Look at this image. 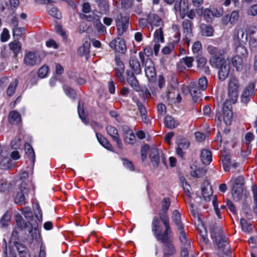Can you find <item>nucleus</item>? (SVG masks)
<instances>
[{
  "label": "nucleus",
  "mask_w": 257,
  "mask_h": 257,
  "mask_svg": "<svg viewBox=\"0 0 257 257\" xmlns=\"http://www.w3.org/2000/svg\"><path fill=\"white\" fill-rule=\"evenodd\" d=\"M127 74V82L132 86L134 89L138 91L139 90L140 87L139 86V83L135 76L134 72H131L129 71H126Z\"/></svg>",
  "instance_id": "obj_23"
},
{
  "label": "nucleus",
  "mask_w": 257,
  "mask_h": 257,
  "mask_svg": "<svg viewBox=\"0 0 257 257\" xmlns=\"http://www.w3.org/2000/svg\"><path fill=\"white\" fill-rule=\"evenodd\" d=\"M242 212L248 219H251V213L248 204L247 203H243L242 208Z\"/></svg>",
  "instance_id": "obj_54"
},
{
  "label": "nucleus",
  "mask_w": 257,
  "mask_h": 257,
  "mask_svg": "<svg viewBox=\"0 0 257 257\" xmlns=\"http://www.w3.org/2000/svg\"><path fill=\"white\" fill-rule=\"evenodd\" d=\"M243 189L236 188L232 187V195L233 199L236 201H239L242 197Z\"/></svg>",
  "instance_id": "obj_44"
},
{
  "label": "nucleus",
  "mask_w": 257,
  "mask_h": 257,
  "mask_svg": "<svg viewBox=\"0 0 257 257\" xmlns=\"http://www.w3.org/2000/svg\"><path fill=\"white\" fill-rule=\"evenodd\" d=\"M9 122L13 124H17L21 121V116L20 114L16 110L12 111L10 112L8 116Z\"/></svg>",
  "instance_id": "obj_25"
},
{
  "label": "nucleus",
  "mask_w": 257,
  "mask_h": 257,
  "mask_svg": "<svg viewBox=\"0 0 257 257\" xmlns=\"http://www.w3.org/2000/svg\"><path fill=\"white\" fill-rule=\"evenodd\" d=\"M158 241L164 244V255L170 256L175 253V249L172 244V239L169 235H167L162 238L160 237Z\"/></svg>",
  "instance_id": "obj_8"
},
{
  "label": "nucleus",
  "mask_w": 257,
  "mask_h": 257,
  "mask_svg": "<svg viewBox=\"0 0 257 257\" xmlns=\"http://www.w3.org/2000/svg\"><path fill=\"white\" fill-rule=\"evenodd\" d=\"M96 138L99 143L104 148L108 150H111L112 149V145L101 134L96 133Z\"/></svg>",
  "instance_id": "obj_36"
},
{
  "label": "nucleus",
  "mask_w": 257,
  "mask_h": 257,
  "mask_svg": "<svg viewBox=\"0 0 257 257\" xmlns=\"http://www.w3.org/2000/svg\"><path fill=\"white\" fill-rule=\"evenodd\" d=\"M90 44L87 41H85L83 45L80 46L78 50V53L80 56H86V57L90 53Z\"/></svg>",
  "instance_id": "obj_31"
},
{
  "label": "nucleus",
  "mask_w": 257,
  "mask_h": 257,
  "mask_svg": "<svg viewBox=\"0 0 257 257\" xmlns=\"http://www.w3.org/2000/svg\"><path fill=\"white\" fill-rule=\"evenodd\" d=\"M177 143L178 144V148L176 149L177 154L183 158L184 155V152L183 150H186L190 146V143L187 139L179 137L177 138Z\"/></svg>",
  "instance_id": "obj_14"
},
{
  "label": "nucleus",
  "mask_w": 257,
  "mask_h": 257,
  "mask_svg": "<svg viewBox=\"0 0 257 257\" xmlns=\"http://www.w3.org/2000/svg\"><path fill=\"white\" fill-rule=\"evenodd\" d=\"M154 38L155 42H163L164 41L163 33L161 27L155 31Z\"/></svg>",
  "instance_id": "obj_45"
},
{
  "label": "nucleus",
  "mask_w": 257,
  "mask_h": 257,
  "mask_svg": "<svg viewBox=\"0 0 257 257\" xmlns=\"http://www.w3.org/2000/svg\"><path fill=\"white\" fill-rule=\"evenodd\" d=\"M145 73L150 81H154L156 78V72L154 64L150 58L146 59L145 62Z\"/></svg>",
  "instance_id": "obj_11"
},
{
  "label": "nucleus",
  "mask_w": 257,
  "mask_h": 257,
  "mask_svg": "<svg viewBox=\"0 0 257 257\" xmlns=\"http://www.w3.org/2000/svg\"><path fill=\"white\" fill-rule=\"evenodd\" d=\"M20 191L17 192L15 198L16 203L20 205H23L25 203V195L28 193V189L25 186V185L21 184L20 186Z\"/></svg>",
  "instance_id": "obj_16"
},
{
  "label": "nucleus",
  "mask_w": 257,
  "mask_h": 257,
  "mask_svg": "<svg viewBox=\"0 0 257 257\" xmlns=\"http://www.w3.org/2000/svg\"><path fill=\"white\" fill-rule=\"evenodd\" d=\"M48 67L45 65L41 67L38 70V75L40 78L45 77L48 74Z\"/></svg>",
  "instance_id": "obj_60"
},
{
  "label": "nucleus",
  "mask_w": 257,
  "mask_h": 257,
  "mask_svg": "<svg viewBox=\"0 0 257 257\" xmlns=\"http://www.w3.org/2000/svg\"><path fill=\"white\" fill-rule=\"evenodd\" d=\"M231 156L230 155H225L222 156V164L224 170L227 172L229 170V167L231 165Z\"/></svg>",
  "instance_id": "obj_43"
},
{
  "label": "nucleus",
  "mask_w": 257,
  "mask_h": 257,
  "mask_svg": "<svg viewBox=\"0 0 257 257\" xmlns=\"http://www.w3.org/2000/svg\"><path fill=\"white\" fill-rule=\"evenodd\" d=\"M164 124L169 128H174L178 125V123L172 117L167 115L164 118Z\"/></svg>",
  "instance_id": "obj_37"
},
{
  "label": "nucleus",
  "mask_w": 257,
  "mask_h": 257,
  "mask_svg": "<svg viewBox=\"0 0 257 257\" xmlns=\"http://www.w3.org/2000/svg\"><path fill=\"white\" fill-rule=\"evenodd\" d=\"M196 83L202 91L205 90L207 87V80L205 77H202L199 78Z\"/></svg>",
  "instance_id": "obj_52"
},
{
  "label": "nucleus",
  "mask_w": 257,
  "mask_h": 257,
  "mask_svg": "<svg viewBox=\"0 0 257 257\" xmlns=\"http://www.w3.org/2000/svg\"><path fill=\"white\" fill-rule=\"evenodd\" d=\"M247 32L244 28L238 26L234 30L233 40L235 45L245 44L247 42Z\"/></svg>",
  "instance_id": "obj_5"
},
{
  "label": "nucleus",
  "mask_w": 257,
  "mask_h": 257,
  "mask_svg": "<svg viewBox=\"0 0 257 257\" xmlns=\"http://www.w3.org/2000/svg\"><path fill=\"white\" fill-rule=\"evenodd\" d=\"M252 191L253 194V201L254 206L253 207V211L257 214V187L256 186H252Z\"/></svg>",
  "instance_id": "obj_55"
},
{
  "label": "nucleus",
  "mask_w": 257,
  "mask_h": 257,
  "mask_svg": "<svg viewBox=\"0 0 257 257\" xmlns=\"http://www.w3.org/2000/svg\"><path fill=\"white\" fill-rule=\"evenodd\" d=\"M201 160L203 164L208 165L212 161L211 152L206 150H203L200 154Z\"/></svg>",
  "instance_id": "obj_30"
},
{
  "label": "nucleus",
  "mask_w": 257,
  "mask_h": 257,
  "mask_svg": "<svg viewBox=\"0 0 257 257\" xmlns=\"http://www.w3.org/2000/svg\"><path fill=\"white\" fill-rule=\"evenodd\" d=\"M218 69L219 79L221 81H223L227 78L229 74L230 66L228 62L227 61L226 63H224V64L219 67Z\"/></svg>",
  "instance_id": "obj_20"
},
{
  "label": "nucleus",
  "mask_w": 257,
  "mask_h": 257,
  "mask_svg": "<svg viewBox=\"0 0 257 257\" xmlns=\"http://www.w3.org/2000/svg\"><path fill=\"white\" fill-rule=\"evenodd\" d=\"M227 95L228 98L226 100H228L229 103L231 104V103L234 104L236 102L238 99V91L227 90Z\"/></svg>",
  "instance_id": "obj_41"
},
{
  "label": "nucleus",
  "mask_w": 257,
  "mask_h": 257,
  "mask_svg": "<svg viewBox=\"0 0 257 257\" xmlns=\"http://www.w3.org/2000/svg\"><path fill=\"white\" fill-rule=\"evenodd\" d=\"M152 225V231L153 232L154 235L156 237L157 240H159L160 237L162 238L167 235H170L172 233V229L169 223V219H168L167 225L164 224L165 229L163 233H161V230L160 229V221L158 217L155 216L153 218Z\"/></svg>",
  "instance_id": "obj_3"
},
{
  "label": "nucleus",
  "mask_w": 257,
  "mask_h": 257,
  "mask_svg": "<svg viewBox=\"0 0 257 257\" xmlns=\"http://www.w3.org/2000/svg\"><path fill=\"white\" fill-rule=\"evenodd\" d=\"M246 13L248 16H257V4H254L250 6L247 9Z\"/></svg>",
  "instance_id": "obj_57"
},
{
  "label": "nucleus",
  "mask_w": 257,
  "mask_h": 257,
  "mask_svg": "<svg viewBox=\"0 0 257 257\" xmlns=\"http://www.w3.org/2000/svg\"><path fill=\"white\" fill-rule=\"evenodd\" d=\"M192 27L193 24L190 20L185 19L183 21L182 28L185 37V41L188 46L193 37Z\"/></svg>",
  "instance_id": "obj_10"
},
{
  "label": "nucleus",
  "mask_w": 257,
  "mask_h": 257,
  "mask_svg": "<svg viewBox=\"0 0 257 257\" xmlns=\"http://www.w3.org/2000/svg\"><path fill=\"white\" fill-rule=\"evenodd\" d=\"M117 33L119 36H121L127 30L128 27L129 18L127 16H123L122 14L117 13L115 17Z\"/></svg>",
  "instance_id": "obj_4"
},
{
  "label": "nucleus",
  "mask_w": 257,
  "mask_h": 257,
  "mask_svg": "<svg viewBox=\"0 0 257 257\" xmlns=\"http://www.w3.org/2000/svg\"><path fill=\"white\" fill-rule=\"evenodd\" d=\"M10 49L13 52L15 56L21 51V45L19 41H14L9 44Z\"/></svg>",
  "instance_id": "obj_42"
},
{
  "label": "nucleus",
  "mask_w": 257,
  "mask_h": 257,
  "mask_svg": "<svg viewBox=\"0 0 257 257\" xmlns=\"http://www.w3.org/2000/svg\"><path fill=\"white\" fill-rule=\"evenodd\" d=\"M13 161L9 158H4L0 161V168L2 170L10 169L12 166Z\"/></svg>",
  "instance_id": "obj_39"
},
{
  "label": "nucleus",
  "mask_w": 257,
  "mask_h": 257,
  "mask_svg": "<svg viewBox=\"0 0 257 257\" xmlns=\"http://www.w3.org/2000/svg\"><path fill=\"white\" fill-rule=\"evenodd\" d=\"M148 22L152 26L160 27L162 25V21L160 17L154 13H150L149 14Z\"/></svg>",
  "instance_id": "obj_22"
},
{
  "label": "nucleus",
  "mask_w": 257,
  "mask_h": 257,
  "mask_svg": "<svg viewBox=\"0 0 257 257\" xmlns=\"http://www.w3.org/2000/svg\"><path fill=\"white\" fill-rule=\"evenodd\" d=\"M10 221V217L8 213H6L0 220V226L5 227L8 225Z\"/></svg>",
  "instance_id": "obj_53"
},
{
  "label": "nucleus",
  "mask_w": 257,
  "mask_h": 257,
  "mask_svg": "<svg viewBox=\"0 0 257 257\" xmlns=\"http://www.w3.org/2000/svg\"><path fill=\"white\" fill-rule=\"evenodd\" d=\"M254 84L249 83L242 90L241 96V102L246 105L254 95Z\"/></svg>",
  "instance_id": "obj_6"
},
{
  "label": "nucleus",
  "mask_w": 257,
  "mask_h": 257,
  "mask_svg": "<svg viewBox=\"0 0 257 257\" xmlns=\"http://www.w3.org/2000/svg\"><path fill=\"white\" fill-rule=\"evenodd\" d=\"M150 159L154 168L159 166L160 162V155L158 149L156 147H152L150 150Z\"/></svg>",
  "instance_id": "obj_18"
},
{
  "label": "nucleus",
  "mask_w": 257,
  "mask_h": 257,
  "mask_svg": "<svg viewBox=\"0 0 257 257\" xmlns=\"http://www.w3.org/2000/svg\"><path fill=\"white\" fill-rule=\"evenodd\" d=\"M244 179L242 176H239L237 177L235 180L233 188L243 189L242 185L243 184Z\"/></svg>",
  "instance_id": "obj_59"
},
{
  "label": "nucleus",
  "mask_w": 257,
  "mask_h": 257,
  "mask_svg": "<svg viewBox=\"0 0 257 257\" xmlns=\"http://www.w3.org/2000/svg\"><path fill=\"white\" fill-rule=\"evenodd\" d=\"M137 105L139 110L142 121L145 123H148L149 122V119L147 116V110L145 106V105L143 104L140 101L137 102Z\"/></svg>",
  "instance_id": "obj_27"
},
{
  "label": "nucleus",
  "mask_w": 257,
  "mask_h": 257,
  "mask_svg": "<svg viewBox=\"0 0 257 257\" xmlns=\"http://www.w3.org/2000/svg\"><path fill=\"white\" fill-rule=\"evenodd\" d=\"M194 61V59L192 57H186L184 58H183L180 60L179 64H178V67L179 68L180 66L182 65L183 64H185L187 67L190 68L192 66V63Z\"/></svg>",
  "instance_id": "obj_46"
},
{
  "label": "nucleus",
  "mask_w": 257,
  "mask_h": 257,
  "mask_svg": "<svg viewBox=\"0 0 257 257\" xmlns=\"http://www.w3.org/2000/svg\"><path fill=\"white\" fill-rule=\"evenodd\" d=\"M211 236L214 239L219 248L223 251L228 248L226 238L222 234V231L221 227L214 224L210 227Z\"/></svg>",
  "instance_id": "obj_1"
},
{
  "label": "nucleus",
  "mask_w": 257,
  "mask_h": 257,
  "mask_svg": "<svg viewBox=\"0 0 257 257\" xmlns=\"http://www.w3.org/2000/svg\"><path fill=\"white\" fill-rule=\"evenodd\" d=\"M172 220L176 225L178 230L184 229L183 224L181 221V214L177 210H175L172 214Z\"/></svg>",
  "instance_id": "obj_26"
},
{
  "label": "nucleus",
  "mask_w": 257,
  "mask_h": 257,
  "mask_svg": "<svg viewBox=\"0 0 257 257\" xmlns=\"http://www.w3.org/2000/svg\"><path fill=\"white\" fill-rule=\"evenodd\" d=\"M181 180L182 182V187L183 188V189H184L185 192L186 193V194L187 196H190V189L191 188L190 185L188 184V183L187 182V181H186V180L184 178H181Z\"/></svg>",
  "instance_id": "obj_61"
},
{
  "label": "nucleus",
  "mask_w": 257,
  "mask_h": 257,
  "mask_svg": "<svg viewBox=\"0 0 257 257\" xmlns=\"http://www.w3.org/2000/svg\"><path fill=\"white\" fill-rule=\"evenodd\" d=\"M82 18H85L87 21L89 22L97 20V16L92 12L83 14Z\"/></svg>",
  "instance_id": "obj_58"
},
{
  "label": "nucleus",
  "mask_w": 257,
  "mask_h": 257,
  "mask_svg": "<svg viewBox=\"0 0 257 257\" xmlns=\"http://www.w3.org/2000/svg\"><path fill=\"white\" fill-rule=\"evenodd\" d=\"M232 106L228 100H225L222 107L223 121L226 125L231 124L232 120Z\"/></svg>",
  "instance_id": "obj_9"
},
{
  "label": "nucleus",
  "mask_w": 257,
  "mask_h": 257,
  "mask_svg": "<svg viewBox=\"0 0 257 257\" xmlns=\"http://www.w3.org/2000/svg\"><path fill=\"white\" fill-rule=\"evenodd\" d=\"M24 62L25 65L28 66H34L40 63L41 61L38 57L33 52H27L24 58Z\"/></svg>",
  "instance_id": "obj_12"
},
{
  "label": "nucleus",
  "mask_w": 257,
  "mask_h": 257,
  "mask_svg": "<svg viewBox=\"0 0 257 257\" xmlns=\"http://www.w3.org/2000/svg\"><path fill=\"white\" fill-rule=\"evenodd\" d=\"M130 67L135 74L138 75L141 73V68L139 61L136 56L132 55L129 61Z\"/></svg>",
  "instance_id": "obj_17"
},
{
  "label": "nucleus",
  "mask_w": 257,
  "mask_h": 257,
  "mask_svg": "<svg viewBox=\"0 0 257 257\" xmlns=\"http://www.w3.org/2000/svg\"><path fill=\"white\" fill-rule=\"evenodd\" d=\"M203 16L206 21L211 22L212 20L213 17V13H212V11L208 9H206L204 10Z\"/></svg>",
  "instance_id": "obj_62"
},
{
  "label": "nucleus",
  "mask_w": 257,
  "mask_h": 257,
  "mask_svg": "<svg viewBox=\"0 0 257 257\" xmlns=\"http://www.w3.org/2000/svg\"><path fill=\"white\" fill-rule=\"evenodd\" d=\"M11 146L14 149H18L21 146V139L19 137H16L11 141Z\"/></svg>",
  "instance_id": "obj_63"
},
{
  "label": "nucleus",
  "mask_w": 257,
  "mask_h": 257,
  "mask_svg": "<svg viewBox=\"0 0 257 257\" xmlns=\"http://www.w3.org/2000/svg\"><path fill=\"white\" fill-rule=\"evenodd\" d=\"M202 194L206 201H210L211 196L212 194V191L211 187L209 184L207 183L206 186L202 187Z\"/></svg>",
  "instance_id": "obj_32"
},
{
  "label": "nucleus",
  "mask_w": 257,
  "mask_h": 257,
  "mask_svg": "<svg viewBox=\"0 0 257 257\" xmlns=\"http://www.w3.org/2000/svg\"><path fill=\"white\" fill-rule=\"evenodd\" d=\"M78 115L80 119L85 124H87L88 123V119L87 116L85 115L84 110L83 109V105H82L81 108V102L80 101H79L78 104Z\"/></svg>",
  "instance_id": "obj_40"
},
{
  "label": "nucleus",
  "mask_w": 257,
  "mask_h": 257,
  "mask_svg": "<svg viewBox=\"0 0 257 257\" xmlns=\"http://www.w3.org/2000/svg\"><path fill=\"white\" fill-rule=\"evenodd\" d=\"M18 85V80L17 79L13 80L10 83L8 89L7 94L9 96L12 95L15 91V89Z\"/></svg>",
  "instance_id": "obj_48"
},
{
  "label": "nucleus",
  "mask_w": 257,
  "mask_h": 257,
  "mask_svg": "<svg viewBox=\"0 0 257 257\" xmlns=\"http://www.w3.org/2000/svg\"><path fill=\"white\" fill-rule=\"evenodd\" d=\"M161 204L162 209L159 212V218L163 224L167 225L168 219H169L167 212L171 204L169 198H164Z\"/></svg>",
  "instance_id": "obj_7"
},
{
  "label": "nucleus",
  "mask_w": 257,
  "mask_h": 257,
  "mask_svg": "<svg viewBox=\"0 0 257 257\" xmlns=\"http://www.w3.org/2000/svg\"><path fill=\"white\" fill-rule=\"evenodd\" d=\"M188 0H177L175 3L174 10L176 14L178 13L182 19H184L187 15L190 19L195 17L194 11L192 9L188 11Z\"/></svg>",
  "instance_id": "obj_2"
},
{
  "label": "nucleus",
  "mask_w": 257,
  "mask_h": 257,
  "mask_svg": "<svg viewBox=\"0 0 257 257\" xmlns=\"http://www.w3.org/2000/svg\"><path fill=\"white\" fill-rule=\"evenodd\" d=\"M206 172V170L204 168H199L195 171L191 172L192 176L196 178H200L204 176Z\"/></svg>",
  "instance_id": "obj_50"
},
{
  "label": "nucleus",
  "mask_w": 257,
  "mask_h": 257,
  "mask_svg": "<svg viewBox=\"0 0 257 257\" xmlns=\"http://www.w3.org/2000/svg\"><path fill=\"white\" fill-rule=\"evenodd\" d=\"M25 152L31 163L34 164L35 159V155L32 146L26 144L25 145Z\"/></svg>",
  "instance_id": "obj_34"
},
{
  "label": "nucleus",
  "mask_w": 257,
  "mask_h": 257,
  "mask_svg": "<svg viewBox=\"0 0 257 257\" xmlns=\"http://www.w3.org/2000/svg\"><path fill=\"white\" fill-rule=\"evenodd\" d=\"M109 46L111 48L121 53H124L126 50L124 41L119 38L112 40L109 43Z\"/></svg>",
  "instance_id": "obj_15"
},
{
  "label": "nucleus",
  "mask_w": 257,
  "mask_h": 257,
  "mask_svg": "<svg viewBox=\"0 0 257 257\" xmlns=\"http://www.w3.org/2000/svg\"><path fill=\"white\" fill-rule=\"evenodd\" d=\"M240 224L241 226L242 230L246 232H249L251 230V224L247 222L246 220L243 218H241L240 220Z\"/></svg>",
  "instance_id": "obj_51"
},
{
  "label": "nucleus",
  "mask_w": 257,
  "mask_h": 257,
  "mask_svg": "<svg viewBox=\"0 0 257 257\" xmlns=\"http://www.w3.org/2000/svg\"><path fill=\"white\" fill-rule=\"evenodd\" d=\"M231 62L237 71H240L242 70L243 67V58L238 56V55H235L232 58Z\"/></svg>",
  "instance_id": "obj_28"
},
{
  "label": "nucleus",
  "mask_w": 257,
  "mask_h": 257,
  "mask_svg": "<svg viewBox=\"0 0 257 257\" xmlns=\"http://www.w3.org/2000/svg\"><path fill=\"white\" fill-rule=\"evenodd\" d=\"M106 131L108 135L111 137L112 141L116 143L117 147L119 149H122V144L116 128L111 125H107L106 127Z\"/></svg>",
  "instance_id": "obj_13"
},
{
  "label": "nucleus",
  "mask_w": 257,
  "mask_h": 257,
  "mask_svg": "<svg viewBox=\"0 0 257 257\" xmlns=\"http://www.w3.org/2000/svg\"><path fill=\"white\" fill-rule=\"evenodd\" d=\"M180 232L179 239L183 246H190V243L188 242L184 229L178 230Z\"/></svg>",
  "instance_id": "obj_49"
},
{
  "label": "nucleus",
  "mask_w": 257,
  "mask_h": 257,
  "mask_svg": "<svg viewBox=\"0 0 257 257\" xmlns=\"http://www.w3.org/2000/svg\"><path fill=\"white\" fill-rule=\"evenodd\" d=\"M244 44H236L235 52L236 55L243 58H245L247 55V51L246 48L243 46Z\"/></svg>",
  "instance_id": "obj_38"
},
{
  "label": "nucleus",
  "mask_w": 257,
  "mask_h": 257,
  "mask_svg": "<svg viewBox=\"0 0 257 257\" xmlns=\"http://www.w3.org/2000/svg\"><path fill=\"white\" fill-rule=\"evenodd\" d=\"M22 213L27 219H29L33 217V213L29 207H25L23 208Z\"/></svg>",
  "instance_id": "obj_64"
},
{
  "label": "nucleus",
  "mask_w": 257,
  "mask_h": 257,
  "mask_svg": "<svg viewBox=\"0 0 257 257\" xmlns=\"http://www.w3.org/2000/svg\"><path fill=\"white\" fill-rule=\"evenodd\" d=\"M200 29L202 35L206 37H211L213 35L214 30L212 26L202 24L200 25Z\"/></svg>",
  "instance_id": "obj_33"
},
{
  "label": "nucleus",
  "mask_w": 257,
  "mask_h": 257,
  "mask_svg": "<svg viewBox=\"0 0 257 257\" xmlns=\"http://www.w3.org/2000/svg\"><path fill=\"white\" fill-rule=\"evenodd\" d=\"M221 56H212L210 58V65L215 68H218L221 65L226 63L227 60L224 58H222Z\"/></svg>",
  "instance_id": "obj_24"
},
{
  "label": "nucleus",
  "mask_w": 257,
  "mask_h": 257,
  "mask_svg": "<svg viewBox=\"0 0 257 257\" xmlns=\"http://www.w3.org/2000/svg\"><path fill=\"white\" fill-rule=\"evenodd\" d=\"M239 83L238 79L235 76L230 78L228 82L227 90L238 91Z\"/></svg>",
  "instance_id": "obj_29"
},
{
  "label": "nucleus",
  "mask_w": 257,
  "mask_h": 257,
  "mask_svg": "<svg viewBox=\"0 0 257 257\" xmlns=\"http://www.w3.org/2000/svg\"><path fill=\"white\" fill-rule=\"evenodd\" d=\"M208 52L212 56H222L224 53L223 49H219L212 45H209L207 48Z\"/></svg>",
  "instance_id": "obj_35"
},
{
  "label": "nucleus",
  "mask_w": 257,
  "mask_h": 257,
  "mask_svg": "<svg viewBox=\"0 0 257 257\" xmlns=\"http://www.w3.org/2000/svg\"><path fill=\"white\" fill-rule=\"evenodd\" d=\"M17 225L18 227L21 230L28 229V231H29V233H32L31 235L33 238H34L33 233L35 234L36 236H37V234L38 233L37 229H36V228H35L33 229L32 227L31 224L29 221L26 222L23 220V221H21L20 222L18 223Z\"/></svg>",
  "instance_id": "obj_21"
},
{
  "label": "nucleus",
  "mask_w": 257,
  "mask_h": 257,
  "mask_svg": "<svg viewBox=\"0 0 257 257\" xmlns=\"http://www.w3.org/2000/svg\"><path fill=\"white\" fill-rule=\"evenodd\" d=\"M202 89L198 86L196 82H191L189 85V92L193 97V100L196 101L197 99L201 96Z\"/></svg>",
  "instance_id": "obj_19"
},
{
  "label": "nucleus",
  "mask_w": 257,
  "mask_h": 257,
  "mask_svg": "<svg viewBox=\"0 0 257 257\" xmlns=\"http://www.w3.org/2000/svg\"><path fill=\"white\" fill-rule=\"evenodd\" d=\"M25 29L23 27H18V26L13 28V32L14 36L18 37V39L20 38L25 32Z\"/></svg>",
  "instance_id": "obj_56"
},
{
  "label": "nucleus",
  "mask_w": 257,
  "mask_h": 257,
  "mask_svg": "<svg viewBox=\"0 0 257 257\" xmlns=\"http://www.w3.org/2000/svg\"><path fill=\"white\" fill-rule=\"evenodd\" d=\"M48 13L52 17L57 19H60L61 18V14L56 7H52L48 10Z\"/></svg>",
  "instance_id": "obj_47"
}]
</instances>
